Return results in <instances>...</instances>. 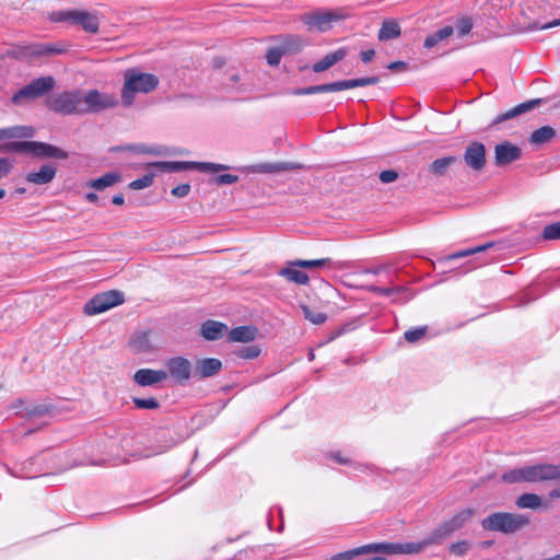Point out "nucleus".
I'll return each mask as SVG.
<instances>
[{
  "label": "nucleus",
  "instance_id": "obj_1",
  "mask_svg": "<svg viewBox=\"0 0 560 560\" xmlns=\"http://www.w3.org/2000/svg\"><path fill=\"white\" fill-rule=\"evenodd\" d=\"M159 83L160 80L155 74L140 72L137 69L126 70L121 89V104L125 107L131 106L137 93L148 94L154 91Z\"/></svg>",
  "mask_w": 560,
  "mask_h": 560
},
{
  "label": "nucleus",
  "instance_id": "obj_2",
  "mask_svg": "<svg viewBox=\"0 0 560 560\" xmlns=\"http://www.w3.org/2000/svg\"><path fill=\"white\" fill-rule=\"evenodd\" d=\"M502 480L509 483L560 480V465L537 464L511 469L502 475Z\"/></svg>",
  "mask_w": 560,
  "mask_h": 560
},
{
  "label": "nucleus",
  "instance_id": "obj_3",
  "mask_svg": "<svg viewBox=\"0 0 560 560\" xmlns=\"http://www.w3.org/2000/svg\"><path fill=\"white\" fill-rule=\"evenodd\" d=\"M529 524V517L524 514L494 512L481 521L485 530L513 534Z\"/></svg>",
  "mask_w": 560,
  "mask_h": 560
},
{
  "label": "nucleus",
  "instance_id": "obj_4",
  "mask_svg": "<svg viewBox=\"0 0 560 560\" xmlns=\"http://www.w3.org/2000/svg\"><path fill=\"white\" fill-rule=\"evenodd\" d=\"M475 515V510L471 508L464 509L456 513L450 520L440 524L433 532L423 539L425 544V548L431 545H438L448 536H451L456 530L463 528L470 518Z\"/></svg>",
  "mask_w": 560,
  "mask_h": 560
},
{
  "label": "nucleus",
  "instance_id": "obj_5",
  "mask_svg": "<svg viewBox=\"0 0 560 560\" xmlns=\"http://www.w3.org/2000/svg\"><path fill=\"white\" fill-rule=\"evenodd\" d=\"M380 82V78L366 77L350 80L336 81L325 84L312 85L306 88H299L292 91L293 95H311L318 93L339 92L348 89H354L359 86L374 85Z\"/></svg>",
  "mask_w": 560,
  "mask_h": 560
},
{
  "label": "nucleus",
  "instance_id": "obj_6",
  "mask_svg": "<svg viewBox=\"0 0 560 560\" xmlns=\"http://www.w3.org/2000/svg\"><path fill=\"white\" fill-rule=\"evenodd\" d=\"M5 151L28 153L35 158H52L58 160H66L68 153L62 149L38 141H13L4 147Z\"/></svg>",
  "mask_w": 560,
  "mask_h": 560
},
{
  "label": "nucleus",
  "instance_id": "obj_7",
  "mask_svg": "<svg viewBox=\"0 0 560 560\" xmlns=\"http://www.w3.org/2000/svg\"><path fill=\"white\" fill-rule=\"evenodd\" d=\"M55 85L56 81L50 75L37 78L16 91L11 97V103L15 106H24L49 93Z\"/></svg>",
  "mask_w": 560,
  "mask_h": 560
},
{
  "label": "nucleus",
  "instance_id": "obj_8",
  "mask_svg": "<svg viewBox=\"0 0 560 560\" xmlns=\"http://www.w3.org/2000/svg\"><path fill=\"white\" fill-rule=\"evenodd\" d=\"M49 110L61 115H82V92L66 91L50 96L46 101Z\"/></svg>",
  "mask_w": 560,
  "mask_h": 560
},
{
  "label": "nucleus",
  "instance_id": "obj_9",
  "mask_svg": "<svg viewBox=\"0 0 560 560\" xmlns=\"http://www.w3.org/2000/svg\"><path fill=\"white\" fill-rule=\"evenodd\" d=\"M50 20L52 22H69L72 25H80L88 33H96L100 28L97 16L86 11H56L51 13Z\"/></svg>",
  "mask_w": 560,
  "mask_h": 560
},
{
  "label": "nucleus",
  "instance_id": "obj_10",
  "mask_svg": "<svg viewBox=\"0 0 560 560\" xmlns=\"http://www.w3.org/2000/svg\"><path fill=\"white\" fill-rule=\"evenodd\" d=\"M151 166L162 172H182L188 170H198L202 173H217L220 171L229 170L230 167L224 164L210 163V162H186V161H163L154 162Z\"/></svg>",
  "mask_w": 560,
  "mask_h": 560
},
{
  "label": "nucleus",
  "instance_id": "obj_11",
  "mask_svg": "<svg viewBox=\"0 0 560 560\" xmlns=\"http://www.w3.org/2000/svg\"><path fill=\"white\" fill-rule=\"evenodd\" d=\"M363 552L368 553H384V555H417L425 549L423 540L418 542H374L363 545Z\"/></svg>",
  "mask_w": 560,
  "mask_h": 560
},
{
  "label": "nucleus",
  "instance_id": "obj_12",
  "mask_svg": "<svg viewBox=\"0 0 560 560\" xmlns=\"http://www.w3.org/2000/svg\"><path fill=\"white\" fill-rule=\"evenodd\" d=\"M124 303V294L118 290H110L94 295L90 299L83 310L89 316L104 313Z\"/></svg>",
  "mask_w": 560,
  "mask_h": 560
},
{
  "label": "nucleus",
  "instance_id": "obj_13",
  "mask_svg": "<svg viewBox=\"0 0 560 560\" xmlns=\"http://www.w3.org/2000/svg\"><path fill=\"white\" fill-rule=\"evenodd\" d=\"M343 19V15L336 11L317 10L304 13L301 21L307 25L310 31L326 32L332 27V23Z\"/></svg>",
  "mask_w": 560,
  "mask_h": 560
},
{
  "label": "nucleus",
  "instance_id": "obj_14",
  "mask_svg": "<svg viewBox=\"0 0 560 560\" xmlns=\"http://www.w3.org/2000/svg\"><path fill=\"white\" fill-rule=\"evenodd\" d=\"M117 104L118 100L114 95L101 93L97 90H90L85 94L82 93L83 114L98 113L115 107Z\"/></svg>",
  "mask_w": 560,
  "mask_h": 560
},
{
  "label": "nucleus",
  "instance_id": "obj_15",
  "mask_svg": "<svg viewBox=\"0 0 560 560\" xmlns=\"http://www.w3.org/2000/svg\"><path fill=\"white\" fill-rule=\"evenodd\" d=\"M63 51V48L54 44H31L15 48L12 55L19 59H25L33 61L40 57H48L59 55Z\"/></svg>",
  "mask_w": 560,
  "mask_h": 560
},
{
  "label": "nucleus",
  "instance_id": "obj_16",
  "mask_svg": "<svg viewBox=\"0 0 560 560\" xmlns=\"http://www.w3.org/2000/svg\"><path fill=\"white\" fill-rule=\"evenodd\" d=\"M167 377H172L176 383L186 384L191 374H194L191 362L184 357H173L165 363Z\"/></svg>",
  "mask_w": 560,
  "mask_h": 560
},
{
  "label": "nucleus",
  "instance_id": "obj_17",
  "mask_svg": "<svg viewBox=\"0 0 560 560\" xmlns=\"http://www.w3.org/2000/svg\"><path fill=\"white\" fill-rule=\"evenodd\" d=\"M464 161L474 171H481L486 165V148L481 142L474 141L465 150Z\"/></svg>",
  "mask_w": 560,
  "mask_h": 560
},
{
  "label": "nucleus",
  "instance_id": "obj_18",
  "mask_svg": "<svg viewBox=\"0 0 560 560\" xmlns=\"http://www.w3.org/2000/svg\"><path fill=\"white\" fill-rule=\"evenodd\" d=\"M522 155V150L509 141L499 143L494 148V163L497 166L508 165L517 161Z\"/></svg>",
  "mask_w": 560,
  "mask_h": 560
},
{
  "label": "nucleus",
  "instance_id": "obj_19",
  "mask_svg": "<svg viewBox=\"0 0 560 560\" xmlns=\"http://www.w3.org/2000/svg\"><path fill=\"white\" fill-rule=\"evenodd\" d=\"M167 378L163 370L140 369L133 374V382L140 386H153Z\"/></svg>",
  "mask_w": 560,
  "mask_h": 560
},
{
  "label": "nucleus",
  "instance_id": "obj_20",
  "mask_svg": "<svg viewBox=\"0 0 560 560\" xmlns=\"http://www.w3.org/2000/svg\"><path fill=\"white\" fill-rule=\"evenodd\" d=\"M222 370V362L215 358L198 360L194 369V376L201 380L217 375Z\"/></svg>",
  "mask_w": 560,
  "mask_h": 560
},
{
  "label": "nucleus",
  "instance_id": "obj_21",
  "mask_svg": "<svg viewBox=\"0 0 560 560\" xmlns=\"http://www.w3.org/2000/svg\"><path fill=\"white\" fill-rule=\"evenodd\" d=\"M541 103H542L541 98L529 100L527 102L521 103V104L514 106L513 108H511L510 110L505 112L504 114L498 116L493 120L492 124L497 125V124L503 122L508 119H511V118H514L522 114H525L527 112H530V110L535 109L536 107H538Z\"/></svg>",
  "mask_w": 560,
  "mask_h": 560
},
{
  "label": "nucleus",
  "instance_id": "obj_22",
  "mask_svg": "<svg viewBox=\"0 0 560 560\" xmlns=\"http://www.w3.org/2000/svg\"><path fill=\"white\" fill-rule=\"evenodd\" d=\"M348 56V49L345 47L338 48L337 50L327 54L320 60L315 62L312 67L316 73L324 72L335 66L337 62L343 60Z\"/></svg>",
  "mask_w": 560,
  "mask_h": 560
},
{
  "label": "nucleus",
  "instance_id": "obj_23",
  "mask_svg": "<svg viewBox=\"0 0 560 560\" xmlns=\"http://www.w3.org/2000/svg\"><path fill=\"white\" fill-rule=\"evenodd\" d=\"M56 166L51 164H44L40 166L39 171L27 173L25 179L26 182L35 185H45L52 182V179L56 176Z\"/></svg>",
  "mask_w": 560,
  "mask_h": 560
},
{
  "label": "nucleus",
  "instance_id": "obj_24",
  "mask_svg": "<svg viewBox=\"0 0 560 560\" xmlns=\"http://www.w3.org/2000/svg\"><path fill=\"white\" fill-rule=\"evenodd\" d=\"M226 330L228 326L224 323L212 319L206 320L201 325V336L210 341L220 339Z\"/></svg>",
  "mask_w": 560,
  "mask_h": 560
},
{
  "label": "nucleus",
  "instance_id": "obj_25",
  "mask_svg": "<svg viewBox=\"0 0 560 560\" xmlns=\"http://www.w3.org/2000/svg\"><path fill=\"white\" fill-rule=\"evenodd\" d=\"M301 167H302V165H300L298 163L278 162V163H260V164L254 165L252 168L254 172H257V173L273 174V173L298 170Z\"/></svg>",
  "mask_w": 560,
  "mask_h": 560
},
{
  "label": "nucleus",
  "instance_id": "obj_26",
  "mask_svg": "<svg viewBox=\"0 0 560 560\" xmlns=\"http://www.w3.org/2000/svg\"><path fill=\"white\" fill-rule=\"evenodd\" d=\"M121 180V175L118 172H108L103 176L91 179L86 185L95 190H104L107 187H112Z\"/></svg>",
  "mask_w": 560,
  "mask_h": 560
},
{
  "label": "nucleus",
  "instance_id": "obj_27",
  "mask_svg": "<svg viewBox=\"0 0 560 560\" xmlns=\"http://www.w3.org/2000/svg\"><path fill=\"white\" fill-rule=\"evenodd\" d=\"M34 136V129L27 126H13L0 129V141L15 138H31Z\"/></svg>",
  "mask_w": 560,
  "mask_h": 560
},
{
  "label": "nucleus",
  "instance_id": "obj_28",
  "mask_svg": "<svg viewBox=\"0 0 560 560\" xmlns=\"http://www.w3.org/2000/svg\"><path fill=\"white\" fill-rule=\"evenodd\" d=\"M298 267L288 265V267L280 269L279 276L285 278L288 281L300 284V285H306L310 282V277L299 269Z\"/></svg>",
  "mask_w": 560,
  "mask_h": 560
},
{
  "label": "nucleus",
  "instance_id": "obj_29",
  "mask_svg": "<svg viewBox=\"0 0 560 560\" xmlns=\"http://www.w3.org/2000/svg\"><path fill=\"white\" fill-rule=\"evenodd\" d=\"M305 46V40L299 35H287L282 38L280 47L284 55H295Z\"/></svg>",
  "mask_w": 560,
  "mask_h": 560
},
{
  "label": "nucleus",
  "instance_id": "obj_30",
  "mask_svg": "<svg viewBox=\"0 0 560 560\" xmlns=\"http://www.w3.org/2000/svg\"><path fill=\"white\" fill-rule=\"evenodd\" d=\"M255 337L256 329L250 326H238L229 332V340L232 342H250Z\"/></svg>",
  "mask_w": 560,
  "mask_h": 560
},
{
  "label": "nucleus",
  "instance_id": "obj_31",
  "mask_svg": "<svg viewBox=\"0 0 560 560\" xmlns=\"http://www.w3.org/2000/svg\"><path fill=\"white\" fill-rule=\"evenodd\" d=\"M401 33L399 24L395 20H385L378 31L380 40H389L397 38Z\"/></svg>",
  "mask_w": 560,
  "mask_h": 560
},
{
  "label": "nucleus",
  "instance_id": "obj_32",
  "mask_svg": "<svg viewBox=\"0 0 560 560\" xmlns=\"http://www.w3.org/2000/svg\"><path fill=\"white\" fill-rule=\"evenodd\" d=\"M457 161L458 159L456 156L436 159L430 164L429 172L434 176H444L448 167Z\"/></svg>",
  "mask_w": 560,
  "mask_h": 560
},
{
  "label": "nucleus",
  "instance_id": "obj_33",
  "mask_svg": "<svg viewBox=\"0 0 560 560\" xmlns=\"http://www.w3.org/2000/svg\"><path fill=\"white\" fill-rule=\"evenodd\" d=\"M556 136V130L550 126H544L536 129L529 138V142L535 145H541L551 141Z\"/></svg>",
  "mask_w": 560,
  "mask_h": 560
},
{
  "label": "nucleus",
  "instance_id": "obj_34",
  "mask_svg": "<svg viewBox=\"0 0 560 560\" xmlns=\"http://www.w3.org/2000/svg\"><path fill=\"white\" fill-rule=\"evenodd\" d=\"M454 30L452 26H444L441 30L434 32L433 34L427 36L424 40V47L430 49L436 46L440 42L446 39L453 34Z\"/></svg>",
  "mask_w": 560,
  "mask_h": 560
},
{
  "label": "nucleus",
  "instance_id": "obj_35",
  "mask_svg": "<svg viewBox=\"0 0 560 560\" xmlns=\"http://www.w3.org/2000/svg\"><path fill=\"white\" fill-rule=\"evenodd\" d=\"M149 335V331H143L132 336L130 342L136 352H149L152 350Z\"/></svg>",
  "mask_w": 560,
  "mask_h": 560
},
{
  "label": "nucleus",
  "instance_id": "obj_36",
  "mask_svg": "<svg viewBox=\"0 0 560 560\" xmlns=\"http://www.w3.org/2000/svg\"><path fill=\"white\" fill-rule=\"evenodd\" d=\"M542 501L538 494L523 493L516 499V506L520 509H538Z\"/></svg>",
  "mask_w": 560,
  "mask_h": 560
},
{
  "label": "nucleus",
  "instance_id": "obj_37",
  "mask_svg": "<svg viewBox=\"0 0 560 560\" xmlns=\"http://www.w3.org/2000/svg\"><path fill=\"white\" fill-rule=\"evenodd\" d=\"M330 258H320V259H312V260H305V259H296L289 261L288 265L299 267V268H319V267H326L331 265Z\"/></svg>",
  "mask_w": 560,
  "mask_h": 560
},
{
  "label": "nucleus",
  "instance_id": "obj_38",
  "mask_svg": "<svg viewBox=\"0 0 560 560\" xmlns=\"http://www.w3.org/2000/svg\"><path fill=\"white\" fill-rule=\"evenodd\" d=\"M493 246H494V243L489 242V243L480 245V246H476V247H472V248H468V249L456 252L454 254H451V255L446 256L444 259L445 260H455V259H459V258H465V257H468L470 255H475V254H478V253L486 252L487 249H489V248H491Z\"/></svg>",
  "mask_w": 560,
  "mask_h": 560
},
{
  "label": "nucleus",
  "instance_id": "obj_39",
  "mask_svg": "<svg viewBox=\"0 0 560 560\" xmlns=\"http://www.w3.org/2000/svg\"><path fill=\"white\" fill-rule=\"evenodd\" d=\"M49 407L47 405L40 404H32L26 406L23 411H16V415H21L24 418H34L45 416L49 412Z\"/></svg>",
  "mask_w": 560,
  "mask_h": 560
},
{
  "label": "nucleus",
  "instance_id": "obj_40",
  "mask_svg": "<svg viewBox=\"0 0 560 560\" xmlns=\"http://www.w3.org/2000/svg\"><path fill=\"white\" fill-rule=\"evenodd\" d=\"M302 313L304 317L310 320L312 324L320 325L327 320V315L323 312L312 310L307 305L301 306Z\"/></svg>",
  "mask_w": 560,
  "mask_h": 560
},
{
  "label": "nucleus",
  "instance_id": "obj_41",
  "mask_svg": "<svg viewBox=\"0 0 560 560\" xmlns=\"http://www.w3.org/2000/svg\"><path fill=\"white\" fill-rule=\"evenodd\" d=\"M471 548V544L468 540H459L456 542H453L448 546L450 553L463 557L465 556Z\"/></svg>",
  "mask_w": 560,
  "mask_h": 560
},
{
  "label": "nucleus",
  "instance_id": "obj_42",
  "mask_svg": "<svg viewBox=\"0 0 560 560\" xmlns=\"http://www.w3.org/2000/svg\"><path fill=\"white\" fill-rule=\"evenodd\" d=\"M284 56L283 50L280 45L277 47H271L267 50L266 59L269 66L276 67L280 63L281 58Z\"/></svg>",
  "mask_w": 560,
  "mask_h": 560
},
{
  "label": "nucleus",
  "instance_id": "obj_43",
  "mask_svg": "<svg viewBox=\"0 0 560 560\" xmlns=\"http://www.w3.org/2000/svg\"><path fill=\"white\" fill-rule=\"evenodd\" d=\"M153 179H154V174H152V173L145 174L142 177L132 180L129 184V188H131L133 190H140V189L150 187L153 184Z\"/></svg>",
  "mask_w": 560,
  "mask_h": 560
},
{
  "label": "nucleus",
  "instance_id": "obj_44",
  "mask_svg": "<svg viewBox=\"0 0 560 560\" xmlns=\"http://www.w3.org/2000/svg\"><path fill=\"white\" fill-rule=\"evenodd\" d=\"M542 238L548 241L560 240V221L544 228Z\"/></svg>",
  "mask_w": 560,
  "mask_h": 560
},
{
  "label": "nucleus",
  "instance_id": "obj_45",
  "mask_svg": "<svg viewBox=\"0 0 560 560\" xmlns=\"http://www.w3.org/2000/svg\"><path fill=\"white\" fill-rule=\"evenodd\" d=\"M132 401H133L135 406L139 409L152 410V409H158L160 407L158 399H155L153 397H150V398L135 397V398H132Z\"/></svg>",
  "mask_w": 560,
  "mask_h": 560
},
{
  "label": "nucleus",
  "instance_id": "obj_46",
  "mask_svg": "<svg viewBox=\"0 0 560 560\" xmlns=\"http://www.w3.org/2000/svg\"><path fill=\"white\" fill-rule=\"evenodd\" d=\"M425 334H427V327L423 326V327L408 329L405 331L404 336L408 342L413 343V342L419 341L421 338H423L425 336Z\"/></svg>",
  "mask_w": 560,
  "mask_h": 560
},
{
  "label": "nucleus",
  "instance_id": "obj_47",
  "mask_svg": "<svg viewBox=\"0 0 560 560\" xmlns=\"http://www.w3.org/2000/svg\"><path fill=\"white\" fill-rule=\"evenodd\" d=\"M366 289L370 291V292H373V293H376V294H381V295H385V296H389L396 292H402L404 291V288L402 287H389V288H383V287H378V285H368Z\"/></svg>",
  "mask_w": 560,
  "mask_h": 560
},
{
  "label": "nucleus",
  "instance_id": "obj_48",
  "mask_svg": "<svg viewBox=\"0 0 560 560\" xmlns=\"http://www.w3.org/2000/svg\"><path fill=\"white\" fill-rule=\"evenodd\" d=\"M363 550H364V548H363V546H361V547H358V548H354L351 550L339 552V553L334 555L331 557V560H351L357 556L365 555L363 552Z\"/></svg>",
  "mask_w": 560,
  "mask_h": 560
},
{
  "label": "nucleus",
  "instance_id": "obj_49",
  "mask_svg": "<svg viewBox=\"0 0 560 560\" xmlns=\"http://www.w3.org/2000/svg\"><path fill=\"white\" fill-rule=\"evenodd\" d=\"M259 353L260 349L257 346H247L238 351V357L243 359H255Z\"/></svg>",
  "mask_w": 560,
  "mask_h": 560
},
{
  "label": "nucleus",
  "instance_id": "obj_50",
  "mask_svg": "<svg viewBox=\"0 0 560 560\" xmlns=\"http://www.w3.org/2000/svg\"><path fill=\"white\" fill-rule=\"evenodd\" d=\"M471 28H472V21L470 18L465 16L459 20L458 26H457L459 36L467 35L471 31Z\"/></svg>",
  "mask_w": 560,
  "mask_h": 560
},
{
  "label": "nucleus",
  "instance_id": "obj_51",
  "mask_svg": "<svg viewBox=\"0 0 560 560\" xmlns=\"http://www.w3.org/2000/svg\"><path fill=\"white\" fill-rule=\"evenodd\" d=\"M238 180V176L232 174H222L213 178V183L217 185H231Z\"/></svg>",
  "mask_w": 560,
  "mask_h": 560
},
{
  "label": "nucleus",
  "instance_id": "obj_52",
  "mask_svg": "<svg viewBox=\"0 0 560 560\" xmlns=\"http://www.w3.org/2000/svg\"><path fill=\"white\" fill-rule=\"evenodd\" d=\"M398 178V173L394 170H385L380 173V179L384 184L393 183Z\"/></svg>",
  "mask_w": 560,
  "mask_h": 560
},
{
  "label": "nucleus",
  "instance_id": "obj_53",
  "mask_svg": "<svg viewBox=\"0 0 560 560\" xmlns=\"http://www.w3.org/2000/svg\"><path fill=\"white\" fill-rule=\"evenodd\" d=\"M190 192V185L189 184H182L176 187H174L171 191V194L174 197L177 198H184Z\"/></svg>",
  "mask_w": 560,
  "mask_h": 560
},
{
  "label": "nucleus",
  "instance_id": "obj_54",
  "mask_svg": "<svg viewBox=\"0 0 560 560\" xmlns=\"http://www.w3.org/2000/svg\"><path fill=\"white\" fill-rule=\"evenodd\" d=\"M12 163L8 158H1L0 159V179L8 176V174L11 172Z\"/></svg>",
  "mask_w": 560,
  "mask_h": 560
},
{
  "label": "nucleus",
  "instance_id": "obj_55",
  "mask_svg": "<svg viewBox=\"0 0 560 560\" xmlns=\"http://www.w3.org/2000/svg\"><path fill=\"white\" fill-rule=\"evenodd\" d=\"M9 474L16 478H33L34 476L26 469L25 464L21 466L19 470L8 469Z\"/></svg>",
  "mask_w": 560,
  "mask_h": 560
},
{
  "label": "nucleus",
  "instance_id": "obj_56",
  "mask_svg": "<svg viewBox=\"0 0 560 560\" xmlns=\"http://www.w3.org/2000/svg\"><path fill=\"white\" fill-rule=\"evenodd\" d=\"M560 25V19H557V20H553L549 23H545V24H541L539 25L538 23H534L533 25H529L528 26V31H534V30H549L551 27H556V26H559Z\"/></svg>",
  "mask_w": 560,
  "mask_h": 560
},
{
  "label": "nucleus",
  "instance_id": "obj_57",
  "mask_svg": "<svg viewBox=\"0 0 560 560\" xmlns=\"http://www.w3.org/2000/svg\"><path fill=\"white\" fill-rule=\"evenodd\" d=\"M374 57H375L374 49L362 50L360 52V58H361L362 62H364V63H369L370 61L373 60Z\"/></svg>",
  "mask_w": 560,
  "mask_h": 560
},
{
  "label": "nucleus",
  "instance_id": "obj_58",
  "mask_svg": "<svg viewBox=\"0 0 560 560\" xmlns=\"http://www.w3.org/2000/svg\"><path fill=\"white\" fill-rule=\"evenodd\" d=\"M387 69L392 71H402L407 69V63L405 61H393L388 63Z\"/></svg>",
  "mask_w": 560,
  "mask_h": 560
},
{
  "label": "nucleus",
  "instance_id": "obj_59",
  "mask_svg": "<svg viewBox=\"0 0 560 560\" xmlns=\"http://www.w3.org/2000/svg\"><path fill=\"white\" fill-rule=\"evenodd\" d=\"M331 458H332L335 462H337L338 464H342V465H346V464H349V463H350V459L342 457L340 453H334V454H331Z\"/></svg>",
  "mask_w": 560,
  "mask_h": 560
},
{
  "label": "nucleus",
  "instance_id": "obj_60",
  "mask_svg": "<svg viewBox=\"0 0 560 560\" xmlns=\"http://www.w3.org/2000/svg\"><path fill=\"white\" fill-rule=\"evenodd\" d=\"M387 270V266L383 265V266H380V267H376V268H371V269H366L364 272L365 273H373V275H378L383 271Z\"/></svg>",
  "mask_w": 560,
  "mask_h": 560
},
{
  "label": "nucleus",
  "instance_id": "obj_61",
  "mask_svg": "<svg viewBox=\"0 0 560 560\" xmlns=\"http://www.w3.org/2000/svg\"><path fill=\"white\" fill-rule=\"evenodd\" d=\"M112 202L116 206H121L124 205L125 202V198H124V195L121 194H118V195H115L113 198H112Z\"/></svg>",
  "mask_w": 560,
  "mask_h": 560
},
{
  "label": "nucleus",
  "instance_id": "obj_62",
  "mask_svg": "<svg viewBox=\"0 0 560 560\" xmlns=\"http://www.w3.org/2000/svg\"><path fill=\"white\" fill-rule=\"evenodd\" d=\"M24 405V399L22 398H19L16 400H14L11 405V409H16L18 411H20L19 409L22 408Z\"/></svg>",
  "mask_w": 560,
  "mask_h": 560
},
{
  "label": "nucleus",
  "instance_id": "obj_63",
  "mask_svg": "<svg viewBox=\"0 0 560 560\" xmlns=\"http://www.w3.org/2000/svg\"><path fill=\"white\" fill-rule=\"evenodd\" d=\"M85 198L92 203H96L98 201V196L95 192H88Z\"/></svg>",
  "mask_w": 560,
  "mask_h": 560
},
{
  "label": "nucleus",
  "instance_id": "obj_64",
  "mask_svg": "<svg viewBox=\"0 0 560 560\" xmlns=\"http://www.w3.org/2000/svg\"><path fill=\"white\" fill-rule=\"evenodd\" d=\"M549 497H550L551 499H558V498H560V487L552 489V490L549 492Z\"/></svg>",
  "mask_w": 560,
  "mask_h": 560
}]
</instances>
